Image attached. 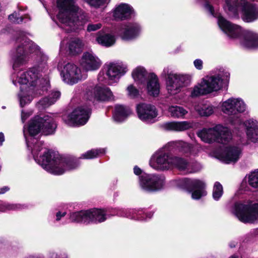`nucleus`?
<instances>
[{"instance_id": "1", "label": "nucleus", "mask_w": 258, "mask_h": 258, "mask_svg": "<svg viewBox=\"0 0 258 258\" xmlns=\"http://www.w3.org/2000/svg\"><path fill=\"white\" fill-rule=\"evenodd\" d=\"M17 41L22 46L18 47L12 57L14 71L11 80L20 87L18 97L20 106L23 107L41 93L39 88L48 85V57L36 44L24 36Z\"/></svg>"}, {"instance_id": "2", "label": "nucleus", "mask_w": 258, "mask_h": 258, "mask_svg": "<svg viewBox=\"0 0 258 258\" xmlns=\"http://www.w3.org/2000/svg\"><path fill=\"white\" fill-rule=\"evenodd\" d=\"M56 127L52 114L43 116L36 115L30 120L28 125L24 126L23 133L28 147L31 148L35 161L47 172L54 175H61L76 168L78 164L43 147V143L36 138L41 134H51Z\"/></svg>"}, {"instance_id": "3", "label": "nucleus", "mask_w": 258, "mask_h": 258, "mask_svg": "<svg viewBox=\"0 0 258 258\" xmlns=\"http://www.w3.org/2000/svg\"><path fill=\"white\" fill-rule=\"evenodd\" d=\"M56 2L59 10L57 18L63 29L69 32L83 25L84 22L79 19L81 13L75 0H56Z\"/></svg>"}, {"instance_id": "4", "label": "nucleus", "mask_w": 258, "mask_h": 258, "mask_svg": "<svg viewBox=\"0 0 258 258\" xmlns=\"http://www.w3.org/2000/svg\"><path fill=\"white\" fill-rule=\"evenodd\" d=\"M218 24L220 29L231 38L238 39L244 47L258 48V34L249 30H243L238 25L231 23L221 16L218 17Z\"/></svg>"}, {"instance_id": "5", "label": "nucleus", "mask_w": 258, "mask_h": 258, "mask_svg": "<svg viewBox=\"0 0 258 258\" xmlns=\"http://www.w3.org/2000/svg\"><path fill=\"white\" fill-rule=\"evenodd\" d=\"M223 8L226 12L233 14L240 11L242 19L246 22H251L258 18V7L246 0H224Z\"/></svg>"}, {"instance_id": "6", "label": "nucleus", "mask_w": 258, "mask_h": 258, "mask_svg": "<svg viewBox=\"0 0 258 258\" xmlns=\"http://www.w3.org/2000/svg\"><path fill=\"white\" fill-rule=\"evenodd\" d=\"M230 211L242 222H258V200L255 203L250 201L235 202Z\"/></svg>"}, {"instance_id": "7", "label": "nucleus", "mask_w": 258, "mask_h": 258, "mask_svg": "<svg viewBox=\"0 0 258 258\" xmlns=\"http://www.w3.org/2000/svg\"><path fill=\"white\" fill-rule=\"evenodd\" d=\"M201 140L208 144L217 141L223 144H227L232 140V134L229 128L221 124H217L213 127L204 128L197 133Z\"/></svg>"}, {"instance_id": "8", "label": "nucleus", "mask_w": 258, "mask_h": 258, "mask_svg": "<svg viewBox=\"0 0 258 258\" xmlns=\"http://www.w3.org/2000/svg\"><path fill=\"white\" fill-rule=\"evenodd\" d=\"M172 151L168 143L162 148L156 151L151 156L149 165L156 170L163 171L173 168V156L170 153Z\"/></svg>"}, {"instance_id": "9", "label": "nucleus", "mask_w": 258, "mask_h": 258, "mask_svg": "<svg viewBox=\"0 0 258 258\" xmlns=\"http://www.w3.org/2000/svg\"><path fill=\"white\" fill-rule=\"evenodd\" d=\"M220 109L224 114L228 116L229 122L233 124L234 121L239 122L238 115L246 110V105L241 99L231 97L221 102Z\"/></svg>"}, {"instance_id": "10", "label": "nucleus", "mask_w": 258, "mask_h": 258, "mask_svg": "<svg viewBox=\"0 0 258 258\" xmlns=\"http://www.w3.org/2000/svg\"><path fill=\"white\" fill-rule=\"evenodd\" d=\"M176 182L179 187L191 193V198L194 200H199L207 195L206 184L202 180L183 178L177 180Z\"/></svg>"}, {"instance_id": "11", "label": "nucleus", "mask_w": 258, "mask_h": 258, "mask_svg": "<svg viewBox=\"0 0 258 258\" xmlns=\"http://www.w3.org/2000/svg\"><path fill=\"white\" fill-rule=\"evenodd\" d=\"M84 86L85 89L84 97L91 101H105L113 98L112 92L108 87L94 86L92 83L86 84Z\"/></svg>"}, {"instance_id": "12", "label": "nucleus", "mask_w": 258, "mask_h": 258, "mask_svg": "<svg viewBox=\"0 0 258 258\" xmlns=\"http://www.w3.org/2000/svg\"><path fill=\"white\" fill-rule=\"evenodd\" d=\"M229 76V73L220 71L218 73L210 74L203 78L201 84L205 87L208 94L217 92L222 89L224 80Z\"/></svg>"}, {"instance_id": "13", "label": "nucleus", "mask_w": 258, "mask_h": 258, "mask_svg": "<svg viewBox=\"0 0 258 258\" xmlns=\"http://www.w3.org/2000/svg\"><path fill=\"white\" fill-rule=\"evenodd\" d=\"M191 80V76L188 74H170L166 80V89L171 95L179 93L181 89L189 84Z\"/></svg>"}, {"instance_id": "14", "label": "nucleus", "mask_w": 258, "mask_h": 258, "mask_svg": "<svg viewBox=\"0 0 258 258\" xmlns=\"http://www.w3.org/2000/svg\"><path fill=\"white\" fill-rule=\"evenodd\" d=\"M91 109L88 107H79L68 115L63 116V120L70 126H79L85 124L88 120Z\"/></svg>"}, {"instance_id": "15", "label": "nucleus", "mask_w": 258, "mask_h": 258, "mask_svg": "<svg viewBox=\"0 0 258 258\" xmlns=\"http://www.w3.org/2000/svg\"><path fill=\"white\" fill-rule=\"evenodd\" d=\"M140 185L144 190L154 191L161 189L165 184V177L160 174L144 173L139 177Z\"/></svg>"}, {"instance_id": "16", "label": "nucleus", "mask_w": 258, "mask_h": 258, "mask_svg": "<svg viewBox=\"0 0 258 258\" xmlns=\"http://www.w3.org/2000/svg\"><path fill=\"white\" fill-rule=\"evenodd\" d=\"M62 81L66 84L73 85L86 78V75H82L81 69L76 64L68 63L60 72Z\"/></svg>"}, {"instance_id": "17", "label": "nucleus", "mask_w": 258, "mask_h": 258, "mask_svg": "<svg viewBox=\"0 0 258 258\" xmlns=\"http://www.w3.org/2000/svg\"><path fill=\"white\" fill-rule=\"evenodd\" d=\"M168 146H170L172 150H177L179 152L190 155H196L204 150L203 147L199 144L192 146L190 144L183 141H175L168 143Z\"/></svg>"}, {"instance_id": "18", "label": "nucleus", "mask_w": 258, "mask_h": 258, "mask_svg": "<svg viewBox=\"0 0 258 258\" xmlns=\"http://www.w3.org/2000/svg\"><path fill=\"white\" fill-rule=\"evenodd\" d=\"M141 32V26L135 22L124 23L119 30L120 36L125 40H131L137 38Z\"/></svg>"}, {"instance_id": "19", "label": "nucleus", "mask_w": 258, "mask_h": 258, "mask_svg": "<svg viewBox=\"0 0 258 258\" xmlns=\"http://www.w3.org/2000/svg\"><path fill=\"white\" fill-rule=\"evenodd\" d=\"M137 111L139 118L147 123L155 122L158 115L155 107L149 104H139L137 106Z\"/></svg>"}, {"instance_id": "20", "label": "nucleus", "mask_w": 258, "mask_h": 258, "mask_svg": "<svg viewBox=\"0 0 258 258\" xmlns=\"http://www.w3.org/2000/svg\"><path fill=\"white\" fill-rule=\"evenodd\" d=\"M242 149L237 146H227L224 151L217 155V158L226 163L237 162L241 155Z\"/></svg>"}, {"instance_id": "21", "label": "nucleus", "mask_w": 258, "mask_h": 258, "mask_svg": "<svg viewBox=\"0 0 258 258\" xmlns=\"http://www.w3.org/2000/svg\"><path fill=\"white\" fill-rule=\"evenodd\" d=\"M101 61L91 52H85L80 60V65L86 71H96L100 67Z\"/></svg>"}, {"instance_id": "22", "label": "nucleus", "mask_w": 258, "mask_h": 258, "mask_svg": "<svg viewBox=\"0 0 258 258\" xmlns=\"http://www.w3.org/2000/svg\"><path fill=\"white\" fill-rule=\"evenodd\" d=\"M173 167H175L179 170L185 173L196 172L199 171L202 166L200 164H191L186 159L177 156H174L173 158Z\"/></svg>"}, {"instance_id": "23", "label": "nucleus", "mask_w": 258, "mask_h": 258, "mask_svg": "<svg viewBox=\"0 0 258 258\" xmlns=\"http://www.w3.org/2000/svg\"><path fill=\"white\" fill-rule=\"evenodd\" d=\"M105 70L106 76L110 82L109 83V84L117 82L120 78L125 73L124 67L113 63L107 65L105 68Z\"/></svg>"}, {"instance_id": "24", "label": "nucleus", "mask_w": 258, "mask_h": 258, "mask_svg": "<svg viewBox=\"0 0 258 258\" xmlns=\"http://www.w3.org/2000/svg\"><path fill=\"white\" fill-rule=\"evenodd\" d=\"M112 13L115 20H124L130 19L134 15V10L128 4L121 3L116 6Z\"/></svg>"}, {"instance_id": "25", "label": "nucleus", "mask_w": 258, "mask_h": 258, "mask_svg": "<svg viewBox=\"0 0 258 258\" xmlns=\"http://www.w3.org/2000/svg\"><path fill=\"white\" fill-rule=\"evenodd\" d=\"M239 125L244 127L248 140L254 143L258 141V121L248 119Z\"/></svg>"}, {"instance_id": "26", "label": "nucleus", "mask_w": 258, "mask_h": 258, "mask_svg": "<svg viewBox=\"0 0 258 258\" xmlns=\"http://www.w3.org/2000/svg\"><path fill=\"white\" fill-rule=\"evenodd\" d=\"M146 89L150 95L157 96L159 95L160 86L158 78L155 74H148L146 81Z\"/></svg>"}, {"instance_id": "27", "label": "nucleus", "mask_w": 258, "mask_h": 258, "mask_svg": "<svg viewBox=\"0 0 258 258\" xmlns=\"http://www.w3.org/2000/svg\"><path fill=\"white\" fill-rule=\"evenodd\" d=\"M88 224L99 223L107 219V211L100 209H92L88 210Z\"/></svg>"}, {"instance_id": "28", "label": "nucleus", "mask_w": 258, "mask_h": 258, "mask_svg": "<svg viewBox=\"0 0 258 258\" xmlns=\"http://www.w3.org/2000/svg\"><path fill=\"white\" fill-rule=\"evenodd\" d=\"M164 126L167 130L183 132L191 128L192 124L191 122L187 121H171L165 123Z\"/></svg>"}, {"instance_id": "29", "label": "nucleus", "mask_w": 258, "mask_h": 258, "mask_svg": "<svg viewBox=\"0 0 258 258\" xmlns=\"http://www.w3.org/2000/svg\"><path fill=\"white\" fill-rule=\"evenodd\" d=\"M131 113L132 111L128 107L116 105L113 112V118L115 121L121 122L125 120Z\"/></svg>"}, {"instance_id": "30", "label": "nucleus", "mask_w": 258, "mask_h": 258, "mask_svg": "<svg viewBox=\"0 0 258 258\" xmlns=\"http://www.w3.org/2000/svg\"><path fill=\"white\" fill-rule=\"evenodd\" d=\"M117 215L121 217H125L132 219L144 220L147 218L144 217L143 215L142 211L135 209H119L117 211Z\"/></svg>"}, {"instance_id": "31", "label": "nucleus", "mask_w": 258, "mask_h": 258, "mask_svg": "<svg viewBox=\"0 0 258 258\" xmlns=\"http://www.w3.org/2000/svg\"><path fill=\"white\" fill-rule=\"evenodd\" d=\"M96 41L102 46L110 47L115 43V38L113 35L100 32L98 34Z\"/></svg>"}, {"instance_id": "32", "label": "nucleus", "mask_w": 258, "mask_h": 258, "mask_svg": "<svg viewBox=\"0 0 258 258\" xmlns=\"http://www.w3.org/2000/svg\"><path fill=\"white\" fill-rule=\"evenodd\" d=\"M88 210L72 212L70 214V220L74 223H83L88 224Z\"/></svg>"}, {"instance_id": "33", "label": "nucleus", "mask_w": 258, "mask_h": 258, "mask_svg": "<svg viewBox=\"0 0 258 258\" xmlns=\"http://www.w3.org/2000/svg\"><path fill=\"white\" fill-rule=\"evenodd\" d=\"M168 112L170 116L174 118H184L185 116L187 114L188 111L183 107L172 105L168 108Z\"/></svg>"}, {"instance_id": "34", "label": "nucleus", "mask_w": 258, "mask_h": 258, "mask_svg": "<svg viewBox=\"0 0 258 258\" xmlns=\"http://www.w3.org/2000/svg\"><path fill=\"white\" fill-rule=\"evenodd\" d=\"M194 109L201 116H209L214 112L213 106L207 104L199 103L195 106Z\"/></svg>"}, {"instance_id": "35", "label": "nucleus", "mask_w": 258, "mask_h": 258, "mask_svg": "<svg viewBox=\"0 0 258 258\" xmlns=\"http://www.w3.org/2000/svg\"><path fill=\"white\" fill-rule=\"evenodd\" d=\"M147 74L145 69L141 67L136 68L132 73V77L135 82L139 84L144 83L145 80H147Z\"/></svg>"}, {"instance_id": "36", "label": "nucleus", "mask_w": 258, "mask_h": 258, "mask_svg": "<svg viewBox=\"0 0 258 258\" xmlns=\"http://www.w3.org/2000/svg\"><path fill=\"white\" fill-rule=\"evenodd\" d=\"M52 95L55 96V98L49 100L47 97L44 98L40 100L37 104L36 106L39 109L46 108L54 103L60 96V92H54Z\"/></svg>"}, {"instance_id": "37", "label": "nucleus", "mask_w": 258, "mask_h": 258, "mask_svg": "<svg viewBox=\"0 0 258 258\" xmlns=\"http://www.w3.org/2000/svg\"><path fill=\"white\" fill-rule=\"evenodd\" d=\"M82 46L81 41L78 38H73L69 41L68 48L73 55L79 52Z\"/></svg>"}, {"instance_id": "38", "label": "nucleus", "mask_w": 258, "mask_h": 258, "mask_svg": "<svg viewBox=\"0 0 258 258\" xmlns=\"http://www.w3.org/2000/svg\"><path fill=\"white\" fill-rule=\"evenodd\" d=\"M190 96L192 98H196L200 96L208 94L205 90V87L201 84V81L190 89Z\"/></svg>"}, {"instance_id": "39", "label": "nucleus", "mask_w": 258, "mask_h": 258, "mask_svg": "<svg viewBox=\"0 0 258 258\" xmlns=\"http://www.w3.org/2000/svg\"><path fill=\"white\" fill-rule=\"evenodd\" d=\"M104 153L105 150L104 149H93L83 154L81 156V158L86 159H91L96 158L98 156L103 154Z\"/></svg>"}, {"instance_id": "40", "label": "nucleus", "mask_w": 258, "mask_h": 258, "mask_svg": "<svg viewBox=\"0 0 258 258\" xmlns=\"http://www.w3.org/2000/svg\"><path fill=\"white\" fill-rule=\"evenodd\" d=\"M248 183L254 188H258V170L251 172L248 175Z\"/></svg>"}, {"instance_id": "41", "label": "nucleus", "mask_w": 258, "mask_h": 258, "mask_svg": "<svg viewBox=\"0 0 258 258\" xmlns=\"http://www.w3.org/2000/svg\"><path fill=\"white\" fill-rule=\"evenodd\" d=\"M223 193L222 185L218 182H215L213 190V199L216 201L219 200L222 196Z\"/></svg>"}, {"instance_id": "42", "label": "nucleus", "mask_w": 258, "mask_h": 258, "mask_svg": "<svg viewBox=\"0 0 258 258\" xmlns=\"http://www.w3.org/2000/svg\"><path fill=\"white\" fill-rule=\"evenodd\" d=\"M110 0H85L91 7L99 8L107 4Z\"/></svg>"}, {"instance_id": "43", "label": "nucleus", "mask_w": 258, "mask_h": 258, "mask_svg": "<svg viewBox=\"0 0 258 258\" xmlns=\"http://www.w3.org/2000/svg\"><path fill=\"white\" fill-rule=\"evenodd\" d=\"M19 12H15L9 16L10 21L14 23L19 24L23 21V18L20 17Z\"/></svg>"}, {"instance_id": "44", "label": "nucleus", "mask_w": 258, "mask_h": 258, "mask_svg": "<svg viewBox=\"0 0 258 258\" xmlns=\"http://www.w3.org/2000/svg\"><path fill=\"white\" fill-rule=\"evenodd\" d=\"M48 258H69L68 254L66 252L50 251L48 254Z\"/></svg>"}, {"instance_id": "45", "label": "nucleus", "mask_w": 258, "mask_h": 258, "mask_svg": "<svg viewBox=\"0 0 258 258\" xmlns=\"http://www.w3.org/2000/svg\"><path fill=\"white\" fill-rule=\"evenodd\" d=\"M127 95L131 98H135L138 96L139 91L132 85L127 88Z\"/></svg>"}, {"instance_id": "46", "label": "nucleus", "mask_w": 258, "mask_h": 258, "mask_svg": "<svg viewBox=\"0 0 258 258\" xmlns=\"http://www.w3.org/2000/svg\"><path fill=\"white\" fill-rule=\"evenodd\" d=\"M33 111L31 110H25L22 109L21 111V120L23 122H24L32 114Z\"/></svg>"}, {"instance_id": "47", "label": "nucleus", "mask_w": 258, "mask_h": 258, "mask_svg": "<svg viewBox=\"0 0 258 258\" xmlns=\"http://www.w3.org/2000/svg\"><path fill=\"white\" fill-rule=\"evenodd\" d=\"M102 27V24L100 23L96 24H89L87 26V31L88 32L95 31L99 29Z\"/></svg>"}, {"instance_id": "48", "label": "nucleus", "mask_w": 258, "mask_h": 258, "mask_svg": "<svg viewBox=\"0 0 258 258\" xmlns=\"http://www.w3.org/2000/svg\"><path fill=\"white\" fill-rule=\"evenodd\" d=\"M21 208V206L16 204H8L6 205L5 208L0 209L1 211H4L5 210H16Z\"/></svg>"}, {"instance_id": "49", "label": "nucleus", "mask_w": 258, "mask_h": 258, "mask_svg": "<svg viewBox=\"0 0 258 258\" xmlns=\"http://www.w3.org/2000/svg\"><path fill=\"white\" fill-rule=\"evenodd\" d=\"M194 64L195 67L199 70H201L203 69V61L200 59H196L194 61Z\"/></svg>"}, {"instance_id": "50", "label": "nucleus", "mask_w": 258, "mask_h": 258, "mask_svg": "<svg viewBox=\"0 0 258 258\" xmlns=\"http://www.w3.org/2000/svg\"><path fill=\"white\" fill-rule=\"evenodd\" d=\"M170 74H177L173 73L171 72L169 68L168 67H166L163 69V72L161 74V76H162L163 77H166V76H167L168 77H169V76Z\"/></svg>"}, {"instance_id": "51", "label": "nucleus", "mask_w": 258, "mask_h": 258, "mask_svg": "<svg viewBox=\"0 0 258 258\" xmlns=\"http://www.w3.org/2000/svg\"><path fill=\"white\" fill-rule=\"evenodd\" d=\"M66 212L58 211L56 213V221H59L62 217H64L66 215Z\"/></svg>"}, {"instance_id": "52", "label": "nucleus", "mask_w": 258, "mask_h": 258, "mask_svg": "<svg viewBox=\"0 0 258 258\" xmlns=\"http://www.w3.org/2000/svg\"><path fill=\"white\" fill-rule=\"evenodd\" d=\"M134 173L137 175H139L142 173V170L137 166H135L134 168Z\"/></svg>"}, {"instance_id": "53", "label": "nucleus", "mask_w": 258, "mask_h": 258, "mask_svg": "<svg viewBox=\"0 0 258 258\" xmlns=\"http://www.w3.org/2000/svg\"><path fill=\"white\" fill-rule=\"evenodd\" d=\"M9 190V188L8 186H4L3 187L0 188V194H3Z\"/></svg>"}, {"instance_id": "54", "label": "nucleus", "mask_w": 258, "mask_h": 258, "mask_svg": "<svg viewBox=\"0 0 258 258\" xmlns=\"http://www.w3.org/2000/svg\"><path fill=\"white\" fill-rule=\"evenodd\" d=\"M66 44V42L65 40H63V41H61V42L60 43V49L61 51L64 49H66V46H65Z\"/></svg>"}, {"instance_id": "55", "label": "nucleus", "mask_w": 258, "mask_h": 258, "mask_svg": "<svg viewBox=\"0 0 258 258\" xmlns=\"http://www.w3.org/2000/svg\"><path fill=\"white\" fill-rule=\"evenodd\" d=\"M5 141L4 135L3 133H0V146L3 145V143Z\"/></svg>"}, {"instance_id": "56", "label": "nucleus", "mask_w": 258, "mask_h": 258, "mask_svg": "<svg viewBox=\"0 0 258 258\" xmlns=\"http://www.w3.org/2000/svg\"><path fill=\"white\" fill-rule=\"evenodd\" d=\"M54 92H59L58 91H53L51 94L49 95L48 96V98L49 99V100H52V99H55V96H54V95H52V94Z\"/></svg>"}, {"instance_id": "57", "label": "nucleus", "mask_w": 258, "mask_h": 258, "mask_svg": "<svg viewBox=\"0 0 258 258\" xmlns=\"http://www.w3.org/2000/svg\"><path fill=\"white\" fill-rule=\"evenodd\" d=\"M98 80L99 81L103 82V79L102 78L101 73H100L98 76Z\"/></svg>"}, {"instance_id": "58", "label": "nucleus", "mask_w": 258, "mask_h": 258, "mask_svg": "<svg viewBox=\"0 0 258 258\" xmlns=\"http://www.w3.org/2000/svg\"><path fill=\"white\" fill-rule=\"evenodd\" d=\"M229 258H241V257L240 256H239L237 255H232L231 256H230Z\"/></svg>"}, {"instance_id": "59", "label": "nucleus", "mask_w": 258, "mask_h": 258, "mask_svg": "<svg viewBox=\"0 0 258 258\" xmlns=\"http://www.w3.org/2000/svg\"><path fill=\"white\" fill-rule=\"evenodd\" d=\"M153 216L152 213H150L148 215H147V218L148 217L149 218H150Z\"/></svg>"}, {"instance_id": "60", "label": "nucleus", "mask_w": 258, "mask_h": 258, "mask_svg": "<svg viewBox=\"0 0 258 258\" xmlns=\"http://www.w3.org/2000/svg\"><path fill=\"white\" fill-rule=\"evenodd\" d=\"M25 258H35V256L34 255H29Z\"/></svg>"}, {"instance_id": "61", "label": "nucleus", "mask_w": 258, "mask_h": 258, "mask_svg": "<svg viewBox=\"0 0 258 258\" xmlns=\"http://www.w3.org/2000/svg\"><path fill=\"white\" fill-rule=\"evenodd\" d=\"M234 132H236V133L237 134H238V135H240V134H239L238 132H237L236 130H235Z\"/></svg>"}, {"instance_id": "62", "label": "nucleus", "mask_w": 258, "mask_h": 258, "mask_svg": "<svg viewBox=\"0 0 258 258\" xmlns=\"http://www.w3.org/2000/svg\"><path fill=\"white\" fill-rule=\"evenodd\" d=\"M255 231L257 232V233H258V229L255 230Z\"/></svg>"}, {"instance_id": "63", "label": "nucleus", "mask_w": 258, "mask_h": 258, "mask_svg": "<svg viewBox=\"0 0 258 258\" xmlns=\"http://www.w3.org/2000/svg\"><path fill=\"white\" fill-rule=\"evenodd\" d=\"M23 19V20L24 19V18H26V17H24V18H23L22 16H21Z\"/></svg>"}, {"instance_id": "64", "label": "nucleus", "mask_w": 258, "mask_h": 258, "mask_svg": "<svg viewBox=\"0 0 258 258\" xmlns=\"http://www.w3.org/2000/svg\"><path fill=\"white\" fill-rule=\"evenodd\" d=\"M28 20L30 19V17H28Z\"/></svg>"}]
</instances>
